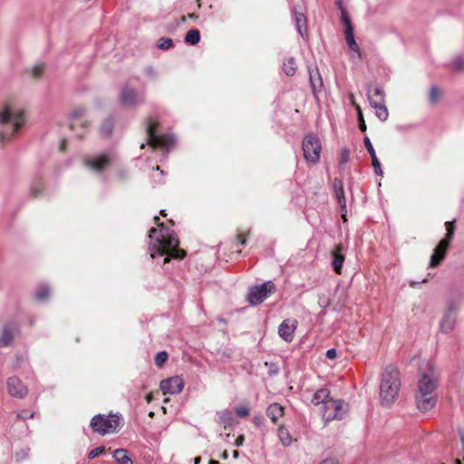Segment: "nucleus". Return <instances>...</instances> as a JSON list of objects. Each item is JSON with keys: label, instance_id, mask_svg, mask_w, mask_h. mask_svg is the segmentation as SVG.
Listing matches in <instances>:
<instances>
[{"label": "nucleus", "instance_id": "nucleus-40", "mask_svg": "<svg viewBox=\"0 0 464 464\" xmlns=\"http://www.w3.org/2000/svg\"><path fill=\"white\" fill-rule=\"evenodd\" d=\"M356 111L358 113L359 129L364 132V131H366L367 127H366L365 121L363 120L362 111L360 105H356Z\"/></svg>", "mask_w": 464, "mask_h": 464}, {"label": "nucleus", "instance_id": "nucleus-55", "mask_svg": "<svg viewBox=\"0 0 464 464\" xmlns=\"http://www.w3.org/2000/svg\"><path fill=\"white\" fill-rule=\"evenodd\" d=\"M244 442V437L243 436H239L237 440H236V445L237 447L241 446Z\"/></svg>", "mask_w": 464, "mask_h": 464}, {"label": "nucleus", "instance_id": "nucleus-62", "mask_svg": "<svg viewBox=\"0 0 464 464\" xmlns=\"http://www.w3.org/2000/svg\"><path fill=\"white\" fill-rule=\"evenodd\" d=\"M188 17H190V18H197V15L195 14H189Z\"/></svg>", "mask_w": 464, "mask_h": 464}, {"label": "nucleus", "instance_id": "nucleus-1", "mask_svg": "<svg viewBox=\"0 0 464 464\" xmlns=\"http://www.w3.org/2000/svg\"><path fill=\"white\" fill-rule=\"evenodd\" d=\"M420 376L418 392L415 395L416 405L420 411L426 412L436 405L435 390L438 386L439 375L433 363L425 361L420 367Z\"/></svg>", "mask_w": 464, "mask_h": 464}, {"label": "nucleus", "instance_id": "nucleus-29", "mask_svg": "<svg viewBox=\"0 0 464 464\" xmlns=\"http://www.w3.org/2000/svg\"><path fill=\"white\" fill-rule=\"evenodd\" d=\"M185 43L190 45H195L200 41V34L198 29H190L185 36Z\"/></svg>", "mask_w": 464, "mask_h": 464}, {"label": "nucleus", "instance_id": "nucleus-63", "mask_svg": "<svg viewBox=\"0 0 464 464\" xmlns=\"http://www.w3.org/2000/svg\"><path fill=\"white\" fill-rule=\"evenodd\" d=\"M150 399H151V398H150V395H148V396H147V401H148V402H150Z\"/></svg>", "mask_w": 464, "mask_h": 464}, {"label": "nucleus", "instance_id": "nucleus-57", "mask_svg": "<svg viewBox=\"0 0 464 464\" xmlns=\"http://www.w3.org/2000/svg\"><path fill=\"white\" fill-rule=\"evenodd\" d=\"M221 457H222V459H227L228 458V454H227V451H224V452L222 453Z\"/></svg>", "mask_w": 464, "mask_h": 464}, {"label": "nucleus", "instance_id": "nucleus-8", "mask_svg": "<svg viewBox=\"0 0 464 464\" xmlns=\"http://www.w3.org/2000/svg\"><path fill=\"white\" fill-rule=\"evenodd\" d=\"M147 121L148 143L153 148L168 150L174 142L173 138L168 135H157L155 130L158 122L151 118H149Z\"/></svg>", "mask_w": 464, "mask_h": 464}, {"label": "nucleus", "instance_id": "nucleus-48", "mask_svg": "<svg viewBox=\"0 0 464 464\" xmlns=\"http://www.w3.org/2000/svg\"><path fill=\"white\" fill-rule=\"evenodd\" d=\"M336 354H337V353H336V350H335V349H329V350H327V352H326V354H325V355H326V357H327L328 359L333 360V359H334V358L336 357Z\"/></svg>", "mask_w": 464, "mask_h": 464}, {"label": "nucleus", "instance_id": "nucleus-46", "mask_svg": "<svg viewBox=\"0 0 464 464\" xmlns=\"http://www.w3.org/2000/svg\"><path fill=\"white\" fill-rule=\"evenodd\" d=\"M350 151L348 149H343L341 152L340 162L341 164H346L349 160Z\"/></svg>", "mask_w": 464, "mask_h": 464}, {"label": "nucleus", "instance_id": "nucleus-64", "mask_svg": "<svg viewBox=\"0 0 464 464\" xmlns=\"http://www.w3.org/2000/svg\"><path fill=\"white\" fill-rule=\"evenodd\" d=\"M160 214H161L162 216H166L165 210H161V211H160Z\"/></svg>", "mask_w": 464, "mask_h": 464}, {"label": "nucleus", "instance_id": "nucleus-47", "mask_svg": "<svg viewBox=\"0 0 464 464\" xmlns=\"http://www.w3.org/2000/svg\"><path fill=\"white\" fill-rule=\"evenodd\" d=\"M318 304L322 307H327L330 304V301L325 296H320L318 300Z\"/></svg>", "mask_w": 464, "mask_h": 464}, {"label": "nucleus", "instance_id": "nucleus-60", "mask_svg": "<svg viewBox=\"0 0 464 464\" xmlns=\"http://www.w3.org/2000/svg\"><path fill=\"white\" fill-rule=\"evenodd\" d=\"M208 464H219V462L218 460L211 459Z\"/></svg>", "mask_w": 464, "mask_h": 464}, {"label": "nucleus", "instance_id": "nucleus-17", "mask_svg": "<svg viewBox=\"0 0 464 464\" xmlns=\"http://www.w3.org/2000/svg\"><path fill=\"white\" fill-rule=\"evenodd\" d=\"M450 244V242L445 239L440 241L439 245L434 249V253L430 256V267L438 266L441 263L447 254Z\"/></svg>", "mask_w": 464, "mask_h": 464}, {"label": "nucleus", "instance_id": "nucleus-16", "mask_svg": "<svg viewBox=\"0 0 464 464\" xmlns=\"http://www.w3.org/2000/svg\"><path fill=\"white\" fill-rule=\"evenodd\" d=\"M296 327L297 321L295 319H285L278 327V334L285 342L291 343Z\"/></svg>", "mask_w": 464, "mask_h": 464}, {"label": "nucleus", "instance_id": "nucleus-10", "mask_svg": "<svg viewBox=\"0 0 464 464\" xmlns=\"http://www.w3.org/2000/svg\"><path fill=\"white\" fill-rule=\"evenodd\" d=\"M376 93L378 99H375L373 95H372V91L368 90V100L371 106L375 110L377 118L382 121H385L389 117V112L385 105L384 92L382 89H376Z\"/></svg>", "mask_w": 464, "mask_h": 464}, {"label": "nucleus", "instance_id": "nucleus-38", "mask_svg": "<svg viewBox=\"0 0 464 464\" xmlns=\"http://www.w3.org/2000/svg\"><path fill=\"white\" fill-rule=\"evenodd\" d=\"M167 360H168V353L164 351L160 352L156 354L155 364L158 367H161L166 362Z\"/></svg>", "mask_w": 464, "mask_h": 464}, {"label": "nucleus", "instance_id": "nucleus-6", "mask_svg": "<svg viewBox=\"0 0 464 464\" xmlns=\"http://www.w3.org/2000/svg\"><path fill=\"white\" fill-rule=\"evenodd\" d=\"M321 149V142L316 135L309 133L304 136L302 142V150L307 162L312 164L317 163L320 159Z\"/></svg>", "mask_w": 464, "mask_h": 464}, {"label": "nucleus", "instance_id": "nucleus-53", "mask_svg": "<svg viewBox=\"0 0 464 464\" xmlns=\"http://www.w3.org/2000/svg\"><path fill=\"white\" fill-rule=\"evenodd\" d=\"M319 464H336V461L334 459H325L322 460Z\"/></svg>", "mask_w": 464, "mask_h": 464}, {"label": "nucleus", "instance_id": "nucleus-15", "mask_svg": "<svg viewBox=\"0 0 464 464\" xmlns=\"http://www.w3.org/2000/svg\"><path fill=\"white\" fill-rule=\"evenodd\" d=\"M7 390L8 393L12 397H16L20 399L25 397L26 394L28 393L27 387L24 385L22 381L15 376L10 377L7 380Z\"/></svg>", "mask_w": 464, "mask_h": 464}, {"label": "nucleus", "instance_id": "nucleus-19", "mask_svg": "<svg viewBox=\"0 0 464 464\" xmlns=\"http://www.w3.org/2000/svg\"><path fill=\"white\" fill-rule=\"evenodd\" d=\"M17 333L18 328L16 325H4L0 334V347H8L11 345Z\"/></svg>", "mask_w": 464, "mask_h": 464}, {"label": "nucleus", "instance_id": "nucleus-51", "mask_svg": "<svg viewBox=\"0 0 464 464\" xmlns=\"http://www.w3.org/2000/svg\"><path fill=\"white\" fill-rule=\"evenodd\" d=\"M453 63L457 69H462L464 66L463 62L459 58H457Z\"/></svg>", "mask_w": 464, "mask_h": 464}, {"label": "nucleus", "instance_id": "nucleus-56", "mask_svg": "<svg viewBox=\"0 0 464 464\" xmlns=\"http://www.w3.org/2000/svg\"><path fill=\"white\" fill-rule=\"evenodd\" d=\"M349 99H350V101H351L352 104L356 108V105H357V104L355 103V101H354V95H353V93H350V95H349Z\"/></svg>", "mask_w": 464, "mask_h": 464}, {"label": "nucleus", "instance_id": "nucleus-14", "mask_svg": "<svg viewBox=\"0 0 464 464\" xmlns=\"http://www.w3.org/2000/svg\"><path fill=\"white\" fill-rule=\"evenodd\" d=\"M120 98L121 103L129 107L143 103L145 101L143 95L139 94L134 89L128 86L122 89Z\"/></svg>", "mask_w": 464, "mask_h": 464}, {"label": "nucleus", "instance_id": "nucleus-36", "mask_svg": "<svg viewBox=\"0 0 464 464\" xmlns=\"http://www.w3.org/2000/svg\"><path fill=\"white\" fill-rule=\"evenodd\" d=\"M219 419L221 423L225 425H230L233 421L232 413L228 411H223L219 413Z\"/></svg>", "mask_w": 464, "mask_h": 464}, {"label": "nucleus", "instance_id": "nucleus-61", "mask_svg": "<svg viewBox=\"0 0 464 464\" xmlns=\"http://www.w3.org/2000/svg\"><path fill=\"white\" fill-rule=\"evenodd\" d=\"M238 457V451L234 450L233 451V458L237 459Z\"/></svg>", "mask_w": 464, "mask_h": 464}, {"label": "nucleus", "instance_id": "nucleus-54", "mask_svg": "<svg viewBox=\"0 0 464 464\" xmlns=\"http://www.w3.org/2000/svg\"><path fill=\"white\" fill-rule=\"evenodd\" d=\"M376 89H381V88H380V87H377V86H375V87H373V88H371V87H369V88H368V90H371V91H372V95H373V97H374L375 99H378V95H377V93H376Z\"/></svg>", "mask_w": 464, "mask_h": 464}, {"label": "nucleus", "instance_id": "nucleus-45", "mask_svg": "<svg viewBox=\"0 0 464 464\" xmlns=\"http://www.w3.org/2000/svg\"><path fill=\"white\" fill-rule=\"evenodd\" d=\"M459 437H460V441H461V450H462V460L459 459H457L455 460V463L456 464H464V431L463 430H459Z\"/></svg>", "mask_w": 464, "mask_h": 464}, {"label": "nucleus", "instance_id": "nucleus-28", "mask_svg": "<svg viewBox=\"0 0 464 464\" xmlns=\"http://www.w3.org/2000/svg\"><path fill=\"white\" fill-rule=\"evenodd\" d=\"M297 64L294 58L286 59L283 63V71L287 76H293L296 72Z\"/></svg>", "mask_w": 464, "mask_h": 464}, {"label": "nucleus", "instance_id": "nucleus-39", "mask_svg": "<svg viewBox=\"0 0 464 464\" xmlns=\"http://www.w3.org/2000/svg\"><path fill=\"white\" fill-rule=\"evenodd\" d=\"M50 295V290L47 286H43L39 289V291L36 294V298L39 301H44L48 298Z\"/></svg>", "mask_w": 464, "mask_h": 464}, {"label": "nucleus", "instance_id": "nucleus-50", "mask_svg": "<svg viewBox=\"0 0 464 464\" xmlns=\"http://www.w3.org/2000/svg\"><path fill=\"white\" fill-rule=\"evenodd\" d=\"M253 422L256 425V426H261L262 423H263V418L261 416H255L253 418Z\"/></svg>", "mask_w": 464, "mask_h": 464}, {"label": "nucleus", "instance_id": "nucleus-3", "mask_svg": "<svg viewBox=\"0 0 464 464\" xmlns=\"http://www.w3.org/2000/svg\"><path fill=\"white\" fill-rule=\"evenodd\" d=\"M25 118L24 111L10 103L5 104L0 110V124L3 130H0V141L5 142L11 140L24 124Z\"/></svg>", "mask_w": 464, "mask_h": 464}, {"label": "nucleus", "instance_id": "nucleus-20", "mask_svg": "<svg viewBox=\"0 0 464 464\" xmlns=\"http://www.w3.org/2000/svg\"><path fill=\"white\" fill-rule=\"evenodd\" d=\"M292 16L299 34L303 38L307 37V20L305 15L301 12H297L294 7L292 9Z\"/></svg>", "mask_w": 464, "mask_h": 464}, {"label": "nucleus", "instance_id": "nucleus-27", "mask_svg": "<svg viewBox=\"0 0 464 464\" xmlns=\"http://www.w3.org/2000/svg\"><path fill=\"white\" fill-rule=\"evenodd\" d=\"M344 35H345V39H346L349 48L352 51L357 53L360 57L361 56L360 47L355 41V38L353 35V29L349 27L348 30H344Z\"/></svg>", "mask_w": 464, "mask_h": 464}, {"label": "nucleus", "instance_id": "nucleus-22", "mask_svg": "<svg viewBox=\"0 0 464 464\" xmlns=\"http://www.w3.org/2000/svg\"><path fill=\"white\" fill-rule=\"evenodd\" d=\"M334 188L335 198H336L342 210L346 212V201H345L343 185L342 180L335 179L334 180Z\"/></svg>", "mask_w": 464, "mask_h": 464}, {"label": "nucleus", "instance_id": "nucleus-31", "mask_svg": "<svg viewBox=\"0 0 464 464\" xmlns=\"http://www.w3.org/2000/svg\"><path fill=\"white\" fill-rule=\"evenodd\" d=\"M278 438L285 446H289L292 443V438L288 430L283 426L278 428Z\"/></svg>", "mask_w": 464, "mask_h": 464}, {"label": "nucleus", "instance_id": "nucleus-9", "mask_svg": "<svg viewBox=\"0 0 464 464\" xmlns=\"http://www.w3.org/2000/svg\"><path fill=\"white\" fill-rule=\"evenodd\" d=\"M276 285L272 281H266L252 287L247 294V300L251 305L264 302L269 294L275 293Z\"/></svg>", "mask_w": 464, "mask_h": 464}, {"label": "nucleus", "instance_id": "nucleus-35", "mask_svg": "<svg viewBox=\"0 0 464 464\" xmlns=\"http://www.w3.org/2000/svg\"><path fill=\"white\" fill-rule=\"evenodd\" d=\"M338 5L340 6V9H341V13H342V20H343V23L344 24V27H345V30H348V28H353V25H352V23L348 17V14L345 10V8L343 6L341 5V1L339 0L338 1Z\"/></svg>", "mask_w": 464, "mask_h": 464}, {"label": "nucleus", "instance_id": "nucleus-18", "mask_svg": "<svg viewBox=\"0 0 464 464\" xmlns=\"http://www.w3.org/2000/svg\"><path fill=\"white\" fill-rule=\"evenodd\" d=\"M86 109L84 107L74 108L71 113V124L70 129L73 130L77 126L87 128L89 121L85 119Z\"/></svg>", "mask_w": 464, "mask_h": 464}, {"label": "nucleus", "instance_id": "nucleus-43", "mask_svg": "<svg viewBox=\"0 0 464 464\" xmlns=\"http://www.w3.org/2000/svg\"><path fill=\"white\" fill-rule=\"evenodd\" d=\"M236 413L237 416L244 418L249 415V409L245 405L237 406L236 408Z\"/></svg>", "mask_w": 464, "mask_h": 464}, {"label": "nucleus", "instance_id": "nucleus-30", "mask_svg": "<svg viewBox=\"0 0 464 464\" xmlns=\"http://www.w3.org/2000/svg\"><path fill=\"white\" fill-rule=\"evenodd\" d=\"M114 122L112 119H106L100 128V133L103 137H109L113 130Z\"/></svg>", "mask_w": 464, "mask_h": 464}, {"label": "nucleus", "instance_id": "nucleus-41", "mask_svg": "<svg viewBox=\"0 0 464 464\" xmlns=\"http://www.w3.org/2000/svg\"><path fill=\"white\" fill-rule=\"evenodd\" d=\"M44 71V65L43 63L36 64L31 69L33 77L39 78Z\"/></svg>", "mask_w": 464, "mask_h": 464}, {"label": "nucleus", "instance_id": "nucleus-58", "mask_svg": "<svg viewBox=\"0 0 464 464\" xmlns=\"http://www.w3.org/2000/svg\"><path fill=\"white\" fill-rule=\"evenodd\" d=\"M374 170H375V173H376L377 175H382V169H381V168H380V169H374Z\"/></svg>", "mask_w": 464, "mask_h": 464}, {"label": "nucleus", "instance_id": "nucleus-34", "mask_svg": "<svg viewBox=\"0 0 464 464\" xmlns=\"http://www.w3.org/2000/svg\"><path fill=\"white\" fill-rule=\"evenodd\" d=\"M44 191V185L41 182L33 184L30 188V196L33 198H37Z\"/></svg>", "mask_w": 464, "mask_h": 464}, {"label": "nucleus", "instance_id": "nucleus-26", "mask_svg": "<svg viewBox=\"0 0 464 464\" xmlns=\"http://www.w3.org/2000/svg\"><path fill=\"white\" fill-rule=\"evenodd\" d=\"M112 457L118 464H133L128 450L125 449H117L113 451Z\"/></svg>", "mask_w": 464, "mask_h": 464}, {"label": "nucleus", "instance_id": "nucleus-25", "mask_svg": "<svg viewBox=\"0 0 464 464\" xmlns=\"http://www.w3.org/2000/svg\"><path fill=\"white\" fill-rule=\"evenodd\" d=\"M309 78L314 92H319L323 87V80L317 68L309 69Z\"/></svg>", "mask_w": 464, "mask_h": 464}, {"label": "nucleus", "instance_id": "nucleus-44", "mask_svg": "<svg viewBox=\"0 0 464 464\" xmlns=\"http://www.w3.org/2000/svg\"><path fill=\"white\" fill-rule=\"evenodd\" d=\"M363 142H364L365 148L367 149V150L371 156H373L374 154H376L369 137H367V136L364 137Z\"/></svg>", "mask_w": 464, "mask_h": 464}, {"label": "nucleus", "instance_id": "nucleus-5", "mask_svg": "<svg viewBox=\"0 0 464 464\" xmlns=\"http://www.w3.org/2000/svg\"><path fill=\"white\" fill-rule=\"evenodd\" d=\"M121 417L119 414H97L90 422L93 432L102 436L116 433L119 430Z\"/></svg>", "mask_w": 464, "mask_h": 464}, {"label": "nucleus", "instance_id": "nucleus-42", "mask_svg": "<svg viewBox=\"0 0 464 464\" xmlns=\"http://www.w3.org/2000/svg\"><path fill=\"white\" fill-rule=\"evenodd\" d=\"M105 451V448L104 447H97L93 450H92L89 453H88V458L90 459H92L102 454H103Z\"/></svg>", "mask_w": 464, "mask_h": 464}, {"label": "nucleus", "instance_id": "nucleus-11", "mask_svg": "<svg viewBox=\"0 0 464 464\" xmlns=\"http://www.w3.org/2000/svg\"><path fill=\"white\" fill-rule=\"evenodd\" d=\"M457 313L458 309L455 305L451 304L448 307L440 324L442 333L449 334L453 331L457 321Z\"/></svg>", "mask_w": 464, "mask_h": 464}, {"label": "nucleus", "instance_id": "nucleus-4", "mask_svg": "<svg viewBox=\"0 0 464 464\" xmlns=\"http://www.w3.org/2000/svg\"><path fill=\"white\" fill-rule=\"evenodd\" d=\"M401 389V374L399 370L389 365L381 377L380 399L382 406L392 405L398 397Z\"/></svg>", "mask_w": 464, "mask_h": 464}, {"label": "nucleus", "instance_id": "nucleus-24", "mask_svg": "<svg viewBox=\"0 0 464 464\" xmlns=\"http://www.w3.org/2000/svg\"><path fill=\"white\" fill-rule=\"evenodd\" d=\"M331 400L330 392L328 389H320L316 391L312 397L311 402L314 405H321L322 407L325 405V402Z\"/></svg>", "mask_w": 464, "mask_h": 464}, {"label": "nucleus", "instance_id": "nucleus-32", "mask_svg": "<svg viewBox=\"0 0 464 464\" xmlns=\"http://www.w3.org/2000/svg\"><path fill=\"white\" fill-rule=\"evenodd\" d=\"M157 46L161 50H169L173 47V41L170 38L161 37L160 38Z\"/></svg>", "mask_w": 464, "mask_h": 464}, {"label": "nucleus", "instance_id": "nucleus-33", "mask_svg": "<svg viewBox=\"0 0 464 464\" xmlns=\"http://www.w3.org/2000/svg\"><path fill=\"white\" fill-rule=\"evenodd\" d=\"M441 96V92L436 87L432 86L429 93V101L430 103H436Z\"/></svg>", "mask_w": 464, "mask_h": 464}, {"label": "nucleus", "instance_id": "nucleus-49", "mask_svg": "<svg viewBox=\"0 0 464 464\" xmlns=\"http://www.w3.org/2000/svg\"><path fill=\"white\" fill-rule=\"evenodd\" d=\"M371 158H372V166H373V168H374V169H380V165H381V163H380V161H379V160H378V158H377L376 154H374L373 156H371Z\"/></svg>", "mask_w": 464, "mask_h": 464}, {"label": "nucleus", "instance_id": "nucleus-59", "mask_svg": "<svg viewBox=\"0 0 464 464\" xmlns=\"http://www.w3.org/2000/svg\"><path fill=\"white\" fill-rule=\"evenodd\" d=\"M199 462H200V457H197V458H195V459H194V463H195V464H198Z\"/></svg>", "mask_w": 464, "mask_h": 464}, {"label": "nucleus", "instance_id": "nucleus-21", "mask_svg": "<svg viewBox=\"0 0 464 464\" xmlns=\"http://www.w3.org/2000/svg\"><path fill=\"white\" fill-rule=\"evenodd\" d=\"M343 246L339 245L336 246L335 250L333 252V262L332 266L334 272L338 275L342 274V267L344 262V256L343 254Z\"/></svg>", "mask_w": 464, "mask_h": 464}, {"label": "nucleus", "instance_id": "nucleus-13", "mask_svg": "<svg viewBox=\"0 0 464 464\" xmlns=\"http://www.w3.org/2000/svg\"><path fill=\"white\" fill-rule=\"evenodd\" d=\"M112 158L109 154H102L95 157L84 159V164L87 168L94 171H102L111 163Z\"/></svg>", "mask_w": 464, "mask_h": 464}, {"label": "nucleus", "instance_id": "nucleus-52", "mask_svg": "<svg viewBox=\"0 0 464 464\" xmlns=\"http://www.w3.org/2000/svg\"><path fill=\"white\" fill-rule=\"evenodd\" d=\"M238 244L244 246L246 244V237L242 234L237 235Z\"/></svg>", "mask_w": 464, "mask_h": 464}, {"label": "nucleus", "instance_id": "nucleus-37", "mask_svg": "<svg viewBox=\"0 0 464 464\" xmlns=\"http://www.w3.org/2000/svg\"><path fill=\"white\" fill-rule=\"evenodd\" d=\"M445 226H446V229H447V234L443 239L450 242L454 236V232H455L454 221H448L445 223Z\"/></svg>", "mask_w": 464, "mask_h": 464}, {"label": "nucleus", "instance_id": "nucleus-2", "mask_svg": "<svg viewBox=\"0 0 464 464\" xmlns=\"http://www.w3.org/2000/svg\"><path fill=\"white\" fill-rule=\"evenodd\" d=\"M155 224L160 227V237L153 240L154 235L158 233L155 227L150 229L149 237L150 239V256L155 258L156 256H164L167 257L164 259V264L169 261V257L182 259L185 256V251L179 249V241L178 237L165 231L164 224L160 222V218H154Z\"/></svg>", "mask_w": 464, "mask_h": 464}, {"label": "nucleus", "instance_id": "nucleus-12", "mask_svg": "<svg viewBox=\"0 0 464 464\" xmlns=\"http://www.w3.org/2000/svg\"><path fill=\"white\" fill-rule=\"evenodd\" d=\"M160 390L164 394H177L184 388V382L179 376H173L160 382Z\"/></svg>", "mask_w": 464, "mask_h": 464}, {"label": "nucleus", "instance_id": "nucleus-23", "mask_svg": "<svg viewBox=\"0 0 464 464\" xmlns=\"http://www.w3.org/2000/svg\"><path fill=\"white\" fill-rule=\"evenodd\" d=\"M266 415L272 422L276 423L284 415V408L279 403H272L266 409Z\"/></svg>", "mask_w": 464, "mask_h": 464}, {"label": "nucleus", "instance_id": "nucleus-7", "mask_svg": "<svg viewBox=\"0 0 464 464\" xmlns=\"http://www.w3.org/2000/svg\"><path fill=\"white\" fill-rule=\"evenodd\" d=\"M347 404L340 400H328L325 405L322 407V416L326 421L334 420H342L347 413Z\"/></svg>", "mask_w": 464, "mask_h": 464}]
</instances>
